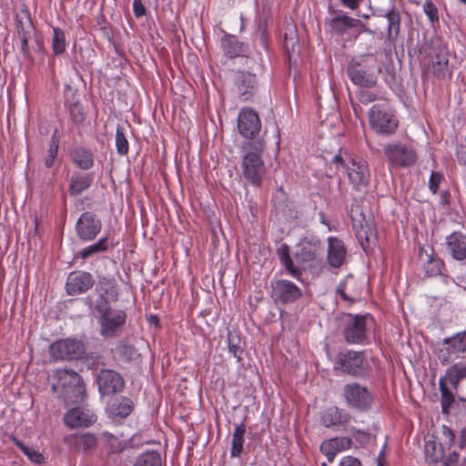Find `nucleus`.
<instances>
[{"label":"nucleus","mask_w":466,"mask_h":466,"mask_svg":"<svg viewBox=\"0 0 466 466\" xmlns=\"http://www.w3.org/2000/svg\"><path fill=\"white\" fill-rule=\"evenodd\" d=\"M265 145L263 140L256 139L242 146V163L244 178L251 185L259 187L266 173V167L261 158Z\"/></svg>","instance_id":"nucleus-1"},{"label":"nucleus","mask_w":466,"mask_h":466,"mask_svg":"<svg viewBox=\"0 0 466 466\" xmlns=\"http://www.w3.org/2000/svg\"><path fill=\"white\" fill-rule=\"evenodd\" d=\"M331 163L337 171L346 170L350 183L356 190H361L368 186L370 173L366 160L360 157H352L348 153L335 155Z\"/></svg>","instance_id":"nucleus-2"},{"label":"nucleus","mask_w":466,"mask_h":466,"mask_svg":"<svg viewBox=\"0 0 466 466\" xmlns=\"http://www.w3.org/2000/svg\"><path fill=\"white\" fill-rule=\"evenodd\" d=\"M90 309L98 314L101 336L109 339L118 336L127 320L124 310L114 309L109 303L94 305Z\"/></svg>","instance_id":"nucleus-3"},{"label":"nucleus","mask_w":466,"mask_h":466,"mask_svg":"<svg viewBox=\"0 0 466 466\" xmlns=\"http://www.w3.org/2000/svg\"><path fill=\"white\" fill-rule=\"evenodd\" d=\"M435 354L441 365H448L466 354V330L445 338L435 350Z\"/></svg>","instance_id":"nucleus-4"},{"label":"nucleus","mask_w":466,"mask_h":466,"mask_svg":"<svg viewBox=\"0 0 466 466\" xmlns=\"http://www.w3.org/2000/svg\"><path fill=\"white\" fill-rule=\"evenodd\" d=\"M342 391L345 402L350 409L361 412L371 409L374 395L366 386L358 382H350L344 385Z\"/></svg>","instance_id":"nucleus-5"},{"label":"nucleus","mask_w":466,"mask_h":466,"mask_svg":"<svg viewBox=\"0 0 466 466\" xmlns=\"http://www.w3.org/2000/svg\"><path fill=\"white\" fill-rule=\"evenodd\" d=\"M363 351L345 350L338 354L335 363V370L353 377H364L366 369L364 367Z\"/></svg>","instance_id":"nucleus-6"},{"label":"nucleus","mask_w":466,"mask_h":466,"mask_svg":"<svg viewBox=\"0 0 466 466\" xmlns=\"http://www.w3.org/2000/svg\"><path fill=\"white\" fill-rule=\"evenodd\" d=\"M86 346L76 339H64L50 346V355L55 360H74L84 357Z\"/></svg>","instance_id":"nucleus-7"},{"label":"nucleus","mask_w":466,"mask_h":466,"mask_svg":"<svg viewBox=\"0 0 466 466\" xmlns=\"http://www.w3.org/2000/svg\"><path fill=\"white\" fill-rule=\"evenodd\" d=\"M369 118L371 128L381 135L393 134L399 124L391 111L385 106L380 105H375L371 107Z\"/></svg>","instance_id":"nucleus-8"},{"label":"nucleus","mask_w":466,"mask_h":466,"mask_svg":"<svg viewBox=\"0 0 466 466\" xmlns=\"http://www.w3.org/2000/svg\"><path fill=\"white\" fill-rule=\"evenodd\" d=\"M65 399L71 403L82 402L86 396V385L82 377L74 370H66L60 375Z\"/></svg>","instance_id":"nucleus-9"},{"label":"nucleus","mask_w":466,"mask_h":466,"mask_svg":"<svg viewBox=\"0 0 466 466\" xmlns=\"http://www.w3.org/2000/svg\"><path fill=\"white\" fill-rule=\"evenodd\" d=\"M383 151L390 166L407 167L414 165L417 160L415 150L400 142L386 145Z\"/></svg>","instance_id":"nucleus-10"},{"label":"nucleus","mask_w":466,"mask_h":466,"mask_svg":"<svg viewBox=\"0 0 466 466\" xmlns=\"http://www.w3.org/2000/svg\"><path fill=\"white\" fill-rule=\"evenodd\" d=\"M367 316L347 314L343 319V335L350 344H361L367 338Z\"/></svg>","instance_id":"nucleus-11"},{"label":"nucleus","mask_w":466,"mask_h":466,"mask_svg":"<svg viewBox=\"0 0 466 466\" xmlns=\"http://www.w3.org/2000/svg\"><path fill=\"white\" fill-rule=\"evenodd\" d=\"M348 75L350 80L360 86L372 87L377 82L373 67L370 66L363 57L352 59L350 62L348 66Z\"/></svg>","instance_id":"nucleus-12"},{"label":"nucleus","mask_w":466,"mask_h":466,"mask_svg":"<svg viewBox=\"0 0 466 466\" xmlns=\"http://www.w3.org/2000/svg\"><path fill=\"white\" fill-rule=\"evenodd\" d=\"M101 229L102 222L100 218L90 211L82 213L76 224V236L84 242L94 240Z\"/></svg>","instance_id":"nucleus-13"},{"label":"nucleus","mask_w":466,"mask_h":466,"mask_svg":"<svg viewBox=\"0 0 466 466\" xmlns=\"http://www.w3.org/2000/svg\"><path fill=\"white\" fill-rule=\"evenodd\" d=\"M96 382L102 396L120 393L125 388V380L121 374L110 369H102L96 376Z\"/></svg>","instance_id":"nucleus-14"},{"label":"nucleus","mask_w":466,"mask_h":466,"mask_svg":"<svg viewBox=\"0 0 466 466\" xmlns=\"http://www.w3.org/2000/svg\"><path fill=\"white\" fill-rule=\"evenodd\" d=\"M329 14L332 15L330 19H327L326 25L329 27V30L338 35H344L350 28L357 27L361 25L364 27L363 31L370 34L373 32L366 28L364 25L359 19H354L347 15H344L342 11L336 10L332 5L328 8Z\"/></svg>","instance_id":"nucleus-15"},{"label":"nucleus","mask_w":466,"mask_h":466,"mask_svg":"<svg viewBox=\"0 0 466 466\" xmlns=\"http://www.w3.org/2000/svg\"><path fill=\"white\" fill-rule=\"evenodd\" d=\"M271 297L281 304H289L297 301L303 295V291L293 282L287 279H278L271 282Z\"/></svg>","instance_id":"nucleus-16"},{"label":"nucleus","mask_w":466,"mask_h":466,"mask_svg":"<svg viewBox=\"0 0 466 466\" xmlns=\"http://www.w3.org/2000/svg\"><path fill=\"white\" fill-rule=\"evenodd\" d=\"M96 291L98 293V297L96 301H93V299L90 296L86 298L85 303L89 309H92L94 305L109 303L110 301L115 302L118 299L119 293L114 279L100 277L98 279Z\"/></svg>","instance_id":"nucleus-17"},{"label":"nucleus","mask_w":466,"mask_h":466,"mask_svg":"<svg viewBox=\"0 0 466 466\" xmlns=\"http://www.w3.org/2000/svg\"><path fill=\"white\" fill-rule=\"evenodd\" d=\"M261 129L258 115L251 108H243L238 117V130L247 139L256 140Z\"/></svg>","instance_id":"nucleus-18"},{"label":"nucleus","mask_w":466,"mask_h":466,"mask_svg":"<svg viewBox=\"0 0 466 466\" xmlns=\"http://www.w3.org/2000/svg\"><path fill=\"white\" fill-rule=\"evenodd\" d=\"M93 275L86 271H72L66 282V291L69 296L81 295L87 292L95 285Z\"/></svg>","instance_id":"nucleus-19"},{"label":"nucleus","mask_w":466,"mask_h":466,"mask_svg":"<svg viewBox=\"0 0 466 466\" xmlns=\"http://www.w3.org/2000/svg\"><path fill=\"white\" fill-rule=\"evenodd\" d=\"M283 46L290 65H297L299 57L300 45L294 24H288L283 34Z\"/></svg>","instance_id":"nucleus-20"},{"label":"nucleus","mask_w":466,"mask_h":466,"mask_svg":"<svg viewBox=\"0 0 466 466\" xmlns=\"http://www.w3.org/2000/svg\"><path fill=\"white\" fill-rule=\"evenodd\" d=\"M446 250L457 261L466 259V235L461 231H454L446 237Z\"/></svg>","instance_id":"nucleus-21"},{"label":"nucleus","mask_w":466,"mask_h":466,"mask_svg":"<svg viewBox=\"0 0 466 466\" xmlns=\"http://www.w3.org/2000/svg\"><path fill=\"white\" fill-rule=\"evenodd\" d=\"M429 69L437 78H445L447 76L451 75L449 67V55L446 47H434V53L431 56V65Z\"/></svg>","instance_id":"nucleus-22"},{"label":"nucleus","mask_w":466,"mask_h":466,"mask_svg":"<svg viewBox=\"0 0 466 466\" xmlns=\"http://www.w3.org/2000/svg\"><path fill=\"white\" fill-rule=\"evenodd\" d=\"M239 97L247 101L257 92V78L254 74L246 71H240L237 74L235 79Z\"/></svg>","instance_id":"nucleus-23"},{"label":"nucleus","mask_w":466,"mask_h":466,"mask_svg":"<svg viewBox=\"0 0 466 466\" xmlns=\"http://www.w3.org/2000/svg\"><path fill=\"white\" fill-rule=\"evenodd\" d=\"M96 420L95 414L88 410L76 407L68 410L64 416V421L71 429L77 427H88Z\"/></svg>","instance_id":"nucleus-24"},{"label":"nucleus","mask_w":466,"mask_h":466,"mask_svg":"<svg viewBox=\"0 0 466 466\" xmlns=\"http://www.w3.org/2000/svg\"><path fill=\"white\" fill-rule=\"evenodd\" d=\"M69 158L81 170H89L95 164L93 152L80 145L70 149Z\"/></svg>","instance_id":"nucleus-25"},{"label":"nucleus","mask_w":466,"mask_h":466,"mask_svg":"<svg viewBox=\"0 0 466 466\" xmlns=\"http://www.w3.org/2000/svg\"><path fill=\"white\" fill-rule=\"evenodd\" d=\"M68 442L75 451L87 452L96 449L98 440L95 434L86 432L70 436Z\"/></svg>","instance_id":"nucleus-26"},{"label":"nucleus","mask_w":466,"mask_h":466,"mask_svg":"<svg viewBox=\"0 0 466 466\" xmlns=\"http://www.w3.org/2000/svg\"><path fill=\"white\" fill-rule=\"evenodd\" d=\"M319 250V246L318 242L304 240L296 246L294 257L298 263H310L317 258Z\"/></svg>","instance_id":"nucleus-27"},{"label":"nucleus","mask_w":466,"mask_h":466,"mask_svg":"<svg viewBox=\"0 0 466 466\" xmlns=\"http://www.w3.org/2000/svg\"><path fill=\"white\" fill-rule=\"evenodd\" d=\"M350 419V414L338 407L328 408L321 414V423L326 428L345 425Z\"/></svg>","instance_id":"nucleus-28"},{"label":"nucleus","mask_w":466,"mask_h":466,"mask_svg":"<svg viewBox=\"0 0 466 466\" xmlns=\"http://www.w3.org/2000/svg\"><path fill=\"white\" fill-rule=\"evenodd\" d=\"M346 256V248L343 242L338 238H329L328 262L331 268H339Z\"/></svg>","instance_id":"nucleus-29"},{"label":"nucleus","mask_w":466,"mask_h":466,"mask_svg":"<svg viewBox=\"0 0 466 466\" xmlns=\"http://www.w3.org/2000/svg\"><path fill=\"white\" fill-rule=\"evenodd\" d=\"M277 255L285 270L293 278L300 279L302 270L299 266L295 265L290 255L289 247L286 243H282L277 248Z\"/></svg>","instance_id":"nucleus-30"},{"label":"nucleus","mask_w":466,"mask_h":466,"mask_svg":"<svg viewBox=\"0 0 466 466\" xmlns=\"http://www.w3.org/2000/svg\"><path fill=\"white\" fill-rule=\"evenodd\" d=\"M466 378V363L456 362L449 367L445 375L440 380L450 384L453 390H457L460 382Z\"/></svg>","instance_id":"nucleus-31"},{"label":"nucleus","mask_w":466,"mask_h":466,"mask_svg":"<svg viewBox=\"0 0 466 466\" xmlns=\"http://www.w3.org/2000/svg\"><path fill=\"white\" fill-rule=\"evenodd\" d=\"M221 45L225 55L229 58L244 56L247 51L244 43L232 35H226L221 40Z\"/></svg>","instance_id":"nucleus-32"},{"label":"nucleus","mask_w":466,"mask_h":466,"mask_svg":"<svg viewBox=\"0 0 466 466\" xmlns=\"http://www.w3.org/2000/svg\"><path fill=\"white\" fill-rule=\"evenodd\" d=\"M420 259L422 261L423 269L428 277L438 276L442 274L444 268L443 261L434 257L432 254L420 252Z\"/></svg>","instance_id":"nucleus-33"},{"label":"nucleus","mask_w":466,"mask_h":466,"mask_svg":"<svg viewBox=\"0 0 466 466\" xmlns=\"http://www.w3.org/2000/svg\"><path fill=\"white\" fill-rule=\"evenodd\" d=\"M94 181V175L91 173L73 176L69 183V193L72 196H78L89 188Z\"/></svg>","instance_id":"nucleus-34"},{"label":"nucleus","mask_w":466,"mask_h":466,"mask_svg":"<svg viewBox=\"0 0 466 466\" xmlns=\"http://www.w3.org/2000/svg\"><path fill=\"white\" fill-rule=\"evenodd\" d=\"M16 37H33L35 35V27L28 12L22 15H16L15 22Z\"/></svg>","instance_id":"nucleus-35"},{"label":"nucleus","mask_w":466,"mask_h":466,"mask_svg":"<svg viewBox=\"0 0 466 466\" xmlns=\"http://www.w3.org/2000/svg\"><path fill=\"white\" fill-rule=\"evenodd\" d=\"M388 20L387 41L395 44L400 35V14L397 10L389 11L386 15Z\"/></svg>","instance_id":"nucleus-36"},{"label":"nucleus","mask_w":466,"mask_h":466,"mask_svg":"<svg viewBox=\"0 0 466 466\" xmlns=\"http://www.w3.org/2000/svg\"><path fill=\"white\" fill-rule=\"evenodd\" d=\"M109 247V238L107 237H104L101 238L98 241L81 249L78 252V256L82 259L86 260L89 258L107 251Z\"/></svg>","instance_id":"nucleus-37"},{"label":"nucleus","mask_w":466,"mask_h":466,"mask_svg":"<svg viewBox=\"0 0 466 466\" xmlns=\"http://www.w3.org/2000/svg\"><path fill=\"white\" fill-rule=\"evenodd\" d=\"M245 432L246 426L243 422L235 426L230 450L231 457H238L242 453Z\"/></svg>","instance_id":"nucleus-38"},{"label":"nucleus","mask_w":466,"mask_h":466,"mask_svg":"<svg viewBox=\"0 0 466 466\" xmlns=\"http://www.w3.org/2000/svg\"><path fill=\"white\" fill-rule=\"evenodd\" d=\"M449 385L450 384L444 382L443 380H439V386L441 390V412L446 415L450 413V410L455 400L454 393L449 388Z\"/></svg>","instance_id":"nucleus-39"},{"label":"nucleus","mask_w":466,"mask_h":466,"mask_svg":"<svg viewBox=\"0 0 466 466\" xmlns=\"http://www.w3.org/2000/svg\"><path fill=\"white\" fill-rule=\"evenodd\" d=\"M113 352L119 361L126 364L130 363L136 355L135 348L123 340L118 341Z\"/></svg>","instance_id":"nucleus-40"},{"label":"nucleus","mask_w":466,"mask_h":466,"mask_svg":"<svg viewBox=\"0 0 466 466\" xmlns=\"http://www.w3.org/2000/svg\"><path fill=\"white\" fill-rule=\"evenodd\" d=\"M134 466H162L161 455L157 451H148L139 455Z\"/></svg>","instance_id":"nucleus-41"},{"label":"nucleus","mask_w":466,"mask_h":466,"mask_svg":"<svg viewBox=\"0 0 466 466\" xmlns=\"http://www.w3.org/2000/svg\"><path fill=\"white\" fill-rule=\"evenodd\" d=\"M442 443L437 444L435 441H428L425 443V454L430 462L436 463L444 457Z\"/></svg>","instance_id":"nucleus-42"},{"label":"nucleus","mask_w":466,"mask_h":466,"mask_svg":"<svg viewBox=\"0 0 466 466\" xmlns=\"http://www.w3.org/2000/svg\"><path fill=\"white\" fill-rule=\"evenodd\" d=\"M13 441L15 442V446L25 454L28 459L35 463H42L44 461V456L39 453L37 451L33 449L32 447H29L25 445L22 441L13 438Z\"/></svg>","instance_id":"nucleus-43"},{"label":"nucleus","mask_w":466,"mask_h":466,"mask_svg":"<svg viewBox=\"0 0 466 466\" xmlns=\"http://www.w3.org/2000/svg\"><path fill=\"white\" fill-rule=\"evenodd\" d=\"M59 136L57 129L55 130L52 137L51 142L49 145V148L47 151V157L45 159V166L48 168L52 167L54 165V161L57 157V151L59 147Z\"/></svg>","instance_id":"nucleus-44"},{"label":"nucleus","mask_w":466,"mask_h":466,"mask_svg":"<svg viewBox=\"0 0 466 466\" xmlns=\"http://www.w3.org/2000/svg\"><path fill=\"white\" fill-rule=\"evenodd\" d=\"M52 49L56 56L63 54L66 49V35L64 31L58 27L53 30Z\"/></svg>","instance_id":"nucleus-45"},{"label":"nucleus","mask_w":466,"mask_h":466,"mask_svg":"<svg viewBox=\"0 0 466 466\" xmlns=\"http://www.w3.org/2000/svg\"><path fill=\"white\" fill-rule=\"evenodd\" d=\"M322 443L326 444L329 448L332 449L335 452L339 453L342 451L348 450L351 447V440L350 438L341 437V438H332L329 441H325Z\"/></svg>","instance_id":"nucleus-46"},{"label":"nucleus","mask_w":466,"mask_h":466,"mask_svg":"<svg viewBox=\"0 0 466 466\" xmlns=\"http://www.w3.org/2000/svg\"><path fill=\"white\" fill-rule=\"evenodd\" d=\"M116 147L119 155H127L128 153V141L124 131V127L120 125L116 130Z\"/></svg>","instance_id":"nucleus-47"},{"label":"nucleus","mask_w":466,"mask_h":466,"mask_svg":"<svg viewBox=\"0 0 466 466\" xmlns=\"http://www.w3.org/2000/svg\"><path fill=\"white\" fill-rule=\"evenodd\" d=\"M69 114L71 120L76 124H82L85 120L83 106L79 102H75L69 106Z\"/></svg>","instance_id":"nucleus-48"},{"label":"nucleus","mask_w":466,"mask_h":466,"mask_svg":"<svg viewBox=\"0 0 466 466\" xmlns=\"http://www.w3.org/2000/svg\"><path fill=\"white\" fill-rule=\"evenodd\" d=\"M228 350L229 352L238 360V361L240 362L242 359L241 354L243 353L244 350L240 345V339L232 334L228 335Z\"/></svg>","instance_id":"nucleus-49"},{"label":"nucleus","mask_w":466,"mask_h":466,"mask_svg":"<svg viewBox=\"0 0 466 466\" xmlns=\"http://www.w3.org/2000/svg\"><path fill=\"white\" fill-rule=\"evenodd\" d=\"M116 415L121 418L127 417L133 410V402L128 398H124L116 407Z\"/></svg>","instance_id":"nucleus-50"},{"label":"nucleus","mask_w":466,"mask_h":466,"mask_svg":"<svg viewBox=\"0 0 466 466\" xmlns=\"http://www.w3.org/2000/svg\"><path fill=\"white\" fill-rule=\"evenodd\" d=\"M353 280L352 276H348L344 281L340 282L339 286L337 287V293L341 297V299L345 301H349L350 303H353L355 301V299L350 298L347 293V286L350 281Z\"/></svg>","instance_id":"nucleus-51"},{"label":"nucleus","mask_w":466,"mask_h":466,"mask_svg":"<svg viewBox=\"0 0 466 466\" xmlns=\"http://www.w3.org/2000/svg\"><path fill=\"white\" fill-rule=\"evenodd\" d=\"M423 9L427 16L431 22L439 20L438 9L431 0H426L423 5Z\"/></svg>","instance_id":"nucleus-52"},{"label":"nucleus","mask_w":466,"mask_h":466,"mask_svg":"<svg viewBox=\"0 0 466 466\" xmlns=\"http://www.w3.org/2000/svg\"><path fill=\"white\" fill-rule=\"evenodd\" d=\"M21 44V52L24 57L30 63L34 64V56L31 55L28 46V41L32 37H17Z\"/></svg>","instance_id":"nucleus-53"},{"label":"nucleus","mask_w":466,"mask_h":466,"mask_svg":"<svg viewBox=\"0 0 466 466\" xmlns=\"http://www.w3.org/2000/svg\"><path fill=\"white\" fill-rule=\"evenodd\" d=\"M443 176L441 173L432 171L430 180H429V187L432 191L433 194L437 193L440 183L442 181Z\"/></svg>","instance_id":"nucleus-54"},{"label":"nucleus","mask_w":466,"mask_h":466,"mask_svg":"<svg viewBox=\"0 0 466 466\" xmlns=\"http://www.w3.org/2000/svg\"><path fill=\"white\" fill-rule=\"evenodd\" d=\"M441 433L443 437V443L451 447L454 443L455 435L451 429L448 426L443 425L441 428Z\"/></svg>","instance_id":"nucleus-55"},{"label":"nucleus","mask_w":466,"mask_h":466,"mask_svg":"<svg viewBox=\"0 0 466 466\" xmlns=\"http://www.w3.org/2000/svg\"><path fill=\"white\" fill-rule=\"evenodd\" d=\"M358 99L361 104L367 105L376 99V95L367 90H361L358 93Z\"/></svg>","instance_id":"nucleus-56"},{"label":"nucleus","mask_w":466,"mask_h":466,"mask_svg":"<svg viewBox=\"0 0 466 466\" xmlns=\"http://www.w3.org/2000/svg\"><path fill=\"white\" fill-rule=\"evenodd\" d=\"M133 12L137 17L146 15V8L142 4V0H133Z\"/></svg>","instance_id":"nucleus-57"},{"label":"nucleus","mask_w":466,"mask_h":466,"mask_svg":"<svg viewBox=\"0 0 466 466\" xmlns=\"http://www.w3.org/2000/svg\"><path fill=\"white\" fill-rule=\"evenodd\" d=\"M339 466H362V464L359 459L353 456H346L341 459Z\"/></svg>","instance_id":"nucleus-58"},{"label":"nucleus","mask_w":466,"mask_h":466,"mask_svg":"<svg viewBox=\"0 0 466 466\" xmlns=\"http://www.w3.org/2000/svg\"><path fill=\"white\" fill-rule=\"evenodd\" d=\"M457 157L461 163L466 165V137L465 140L458 147Z\"/></svg>","instance_id":"nucleus-59"},{"label":"nucleus","mask_w":466,"mask_h":466,"mask_svg":"<svg viewBox=\"0 0 466 466\" xmlns=\"http://www.w3.org/2000/svg\"><path fill=\"white\" fill-rule=\"evenodd\" d=\"M320 451L327 457L329 462H332L334 461L337 452L332 451L331 448H329V446H327L324 443H321Z\"/></svg>","instance_id":"nucleus-60"},{"label":"nucleus","mask_w":466,"mask_h":466,"mask_svg":"<svg viewBox=\"0 0 466 466\" xmlns=\"http://www.w3.org/2000/svg\"><path fill=\"white\" fill-rule=\"evenodd\" d=\"M339 1L341 4V5H343L344 7L352 9V10L357 9L360 6V3L362 2V0H339Z\"/></svg>","instance_id":"nucleus-61"},{"label":"nucleus","mask_w":466,"mask_h":466,"mask_svg":"<svg viewBox=\"0 0 466 466\" xmlns=\"http://www.w3.org/2000/svg\"><path fill=\"white\" fill-rule=\"evenodd\" d=\"M360 230L358 231V237L362 239L365 238L367 242H369V233L371 234V228L366 226V228L360 222Z\"/></svg>","instance_id":"nucleus-62"},{"label":"nucleus","mask_w":466,"mask_h":466,"mask_svg":"<svg viewBox=\"0 0 466 466\" xmlns=\"http://www.w3.org/2000/svg\"><path fill=\"white\" fill-rule=\"evenodd\" d=\"M459 460V453L456 451L451 452L447 459L445 460L444 463L448 466L452 465L453 463L457 462Z\"/></svg>","instance_id":"nucleus-63"},{"label":"nucleus","mask_w":466,"mask_h":466,"mask_svg":"<svg viewBox=\"0 0 466 466\" xmlns=\"http://www.w3.org/2000/svg\"><path fill=\"white\" fill-rule=\"evenodd\" d=\"M451 194L449 190H443L441 193V205L448 206L450 204Z\"/></svg>","instance_id":"nucleus-64"}]
</instances>
